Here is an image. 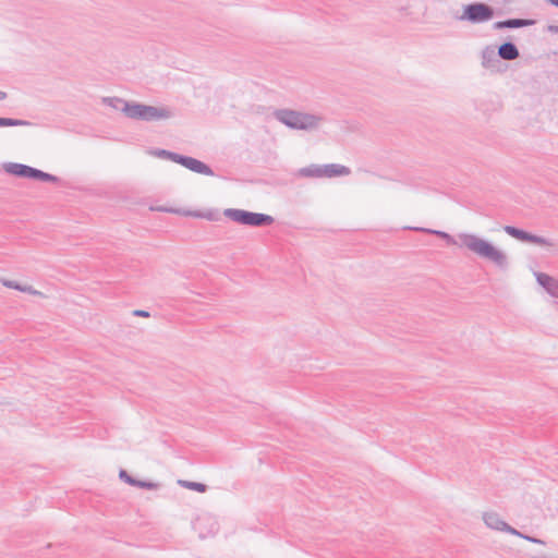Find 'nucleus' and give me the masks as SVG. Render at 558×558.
<instances>
[{
  "label": "nucleus",
  "mask_w": 558,
  "mask_h": 558,
  "mask_svg": "<svg viewBox=\"0 0 558 558\" xmlns=\"http://www.w3.org/2000/svg\"><path fill=\"white\" fill-rule=\"evenodd\" d=\"M460 246H464L481 258L487 259L500 269L508 268L507 255L492 242L471 233H460Z\"/></svg>",
  "instance_id": "obj_1"
},
{
  "label": "nucleus",
  "mask_w": 558,
  "mask_h": 558,
  "mask_svg": "<svg viewBox=\"0 0 558 558\" xmlns=\"http://www.w3.org/2000/svg\"><path fill=\"white\" fill-rule=\"evenodd\" d=\"M274 118L291 130L310 131L318 126L320 117L293 109H276Z\"/></svg>",
  "instance_id": "obj_2"
},
{
  "label": "nucleus",
  "mask_w": 558,
  "mask_h": 558,
  "mask_svg": "<svg viewBox=\"0 0 558 558\" xmlns=\"http://www.w3.org/2000/svg\"><path fill=\"white\" fill-rule=\"evenodd\" d=\"M223 216L238 225L252 228L268 227L275 222V218L268 214L240 208H227L223 211Z\"/></svg>",
  "instance_id": "obj_3"
},
{
  "label": "nucleus",
  "mask_w": 558,
  "mask_h": 558,
  "mask_svg": "<svg viewBox=\"0 0 558 558\" xmlns=\"http://www.w3.org/2000/svg\"><path fill=\"white\" fill-rule=\"evenodd\" d=\"M350 173V168L338 163H327L323 166L310 165L299 170V174L304 178H336Z\"/></svg>",
  "instance_id": "obj_4"
},
{
  "label": "nucleus",
  "mask_w": 558,
  "mask_h": 558,
  "mask_svg": "<svg viewBox=\"0 0 558 558\" xmlns=\"http://www.w3.org/2000/svg\"><path fill=\"white\" fill-rule=\"evenodd\" d=\"M494 15L495 10L492 5L485 2H472L463 7L461 20L473 24H480L490 21Z\"/></svg>",
  "instance_id": "obj_5"
},
{
  "label": "nucleus",
  "mask_w": 558,
  "mask_h": 558,
  "mask_svg": "<svg viewBox=\"0 0 558 558\" xmlns=\"http://www.w3.org/2000/svg\"><path fill=\"white\" fill-rule=\"evenodd\" d=\"M482 66L492 73H505L509 65L501 61L498 50L494 46H486L481 53Z\"/></svg>",
  "instance_id": "obj_6"
},
{
  "label": "nucleus",
  "mask_w": 558,
  "mask_h": 558,
  "mask_svg": "<svg viewBox=\"0 0 558 558\" xmlns=\"http://www.w3.org/2000/svg\"><path fill=\"white\" fill-rule=\"evenodd\" d=\"M148 105L130 100V102H125L124 107L121 108V112L129 119L135 121H144L146 120Z\"/></svg>",
  "instance_id": "obj_7"
},
{
  "label": "nucleus",
  "mask_w": 558,
  "mask_h": 558,
  "mask_svg": "<svg viewBox=\"0 0 558 558\" xmlns=\"http://www.w3.org/2000/svg\"><path fill=\"white\" fill-rule=\"evenodd\" d=\"M535 24H536V20H534V19L512 17V19H507V20L495 22L493 24V28L495 31L517 29V28L533 26Z\"/></svg>",
  "instance_id": "obj_8"
},
{
  "label": "nucleus",
  "mask_w": 558,
  "mask_h": 558,
  "mask_svg": "<svg viewBox=\"0 0 558 558\" xmlns=\"http://www.w3.org/2000/svg\"><path fill=\"white\" fill-rule=\"evenodd\" d=\"M536 282L553 298H558V280L545 272H535Z\"/></svg>",
  "instance_id": "obj_9"
},
{
  "label": "nucleus",
  "mask_w": 558,
  "mask_h": 558,
  "mask_svg": "<svg viewBox=\"0 0 558 558\" xmlns=\"http://www.w3.org/2000/svg\"><path fill=\"white\" fill-rule=\"evenodd\" d=\"M183 167L198 174L208 177L215 175V172L209 165L191 156H186Z\"/></svg>",
  "instance_id": "obj_10"
},
{
  "label": "nucleus",
  "mask_w": 558,
  "mask_h": 558,
  "mask_svg": "<svg viewBox=\"0 0 558 558\" xmlns=\"http://www.w3.org/2000/svg\"><path fill=\"white\" fill-rule=\"evenodd\" d=\"M497 50L500 59L505 61H513L520 57V51L511 37L498 46Z\"/></svg>",
  "instance_id": "obj_11"
},
{
  "label": "nucleus",
  "mask_w": 558,
  "mask_h": 558,
  "mask_svg": "<svg viewBox=\"0 0 558 558\" xmlns=\"http://www.w3.org/2000/svg\"><path fill=\"white\" fill-rule=\"evenodd\" d=\"M173 117V111L169 107H156L148 105L145 122L166 120Z\"/></svg>",
  "instance_id": "obj_12"
},
{
  "label": "nucleus",
  "mask_w": 558,
  "mask_h": 558,
  "mask_svg": "<svg viewBox=\"0 0 558 558\" xmlns=\"http://www.w3.org/2000/svg\"><path fill=\"white\" fill-rule=\"evenodd\" d=\"M28 180L38 181V182H48L53 184H59L61 182V179L54 174L45 172L40 169L34 168L29 166L28 170Z\"/></svg>",
  "instance_id": "obj_13"
},
{
  "label": "nucleus",
  "mask_w": 558,
  "mask_h": 558,
  "mask_svg": "<svg viewBox=\"0 0 558 558\" xmlns=\"http://www.w3.org/2000/svg\"><path fill=\"white\" fill-rule=\"evenodd\" d=\"M4 171L15 178L27 179L29 166L19 162L3 163Z\"/></svg>",
  "instance_id": "obj_14"
},
{
  "label": "nucleus",
  "mask_w": 558,
  "mask_h": 558,
  "mask_svg": "<svg viewBox=\"0 0 558 558\" xmlns=\"http://www.w3.org/2000/svg\"><path fill=\"white\" fill-rule=\"evenodd\" d=\"M483 520L489 529L501 532L504 530V525L506 524V521H504L496 512H485L483 514Z\"/></svg>",
  "instance_id": "obj_15"
},
{
  "label": "nucleus",
  "mask_w": 558,
  "mask_h": 558,
  "mask_svg": "<svg viewBox=\"0 0 558 558\" xmlns=\"http://www.w3.org/2000/svg\"><path fill=\"white\" fill-rule=\"evenodd\" d=\"M207 518H197L196 521L193 524V527L195 531L198 532L199 538H205L208 535H214L218 531V524L216 522L210 523V529L207 532H204L203 524L205 521H207Z\"/></svg>",
  "instance_id": "obj_16"
},
{
  "label": "nucleus",
  "mask_w": 558,
  "mask_h": 558,
  "mask_svg": "<svg viewBox=\"0 0 558 558\" xmlns=\"http://www.w3.org/2000/svg\"><path fill=\"white\" fill-rule=\"evenodd\" d=\"M504 230L508 235H510L521 242H524V243H527L530 234H531V232H529L524 229L518 228L515 226H505Z\"/></svg>",
  "instance_id": "obj_17"
},
{
  "label": "nucleus",
  "mask_w": 558,
  "mask_h": 558,
  "mask_svg": "<svg viewBox=\"0 0 558 558\" xmlns=\"http://www.w3.org/2000/svg\"><path fill=\"white\" fill-rule=\"evenodd\" d=\"M414 229L418 230V231H424V232H427V233H433V234L437 235L438 238H440L441 240H444L446 242V244H448V245H457L458 244V242L454 239V236L449 234L446 231L425 229V228H414Z\"/></svg>",
  "instance_id": "obj_18"
},
{
  "label": "nucleus",
  "mask_w": 558,
  "mask_h": 558,
  "mask_svg": "<svg viewBox=\"0 0 558 558\" xmlns=\"http://www.w3.org/2000/svg\"><path fill=\"white\" fill-rule=\"evenodd\" d=\"M33 123L28 120L0 117V128L9 126H31Z\"/></svg>",
  "instance_id": "obj_19"
},
{
  "label": "nucleus",
  "mask_w": 558,
  "mask_h": 558,
  "mask_svg": "<svg viewBox=\"0 0 558 558\" xmlns=\"http://www.w3.org/2000/svg\"><path fill=\"white\" fill-rule=\"evenodd\" d=\"M178 484L183 488H187V489H191V490H194L197 493H205V492H207V488H208L207 485L204 483L192 482V481H186V480H179Z\"/></svg>",
  "instance_id": "obj_20"
},
{
  "label": "nucleus",
  "mask_w": 558,
  "mask_h": 558,
  "mask_svg": "<svg viewBox=\"0 0 558 558\" xmlns=\"http://www.w3.org/2000/svg\"><path fill=\"white\" fill-rule=\"evenodd\" d=\"M125 102H130V100H125L123 98H120V97H104L102 98V104L108 106V107H111L116 110H119L121 111V108L124 107V104Z\"/></svg>",
  "instance_id": "obj_21"
},
{
  "label": "nucleus",
  "mask_w": 558,
  "mask_h": 558,
  "mask_svg": "<svg viewBox=\"0 0 558 558\" xmlns=\"http://www.w3.org/2000/svg\"><path fill=\"white\" fill-rule=\"evenodd\" d=\"M119 478L124 482L125 484L135 487L137 483V478L132 476L126 470L120 469L119 471Z\"/></svg>",
  "instance_id": "obj_22"
},
{
  "label": "nucleus",
  "mask_w": 558,
  "mask_h": 558,
  "mask_svg": "<svg viewBox=\"0 0 558 558\" xmlns=\"http://www.w3.org/2000/svg\"><path fill=\"white\" fill-rule=\"evenodd\" d=\"M135 487L142 488V489H147V490H154L159 487V483L148 481V480H138L137 478V483H136Z\"/></svg>",
  "instance_id": "obj_23"
},
{
  "label": "nucleus",
  "mask_w": 558,
  "mask_h": 558,
  "mask_svg": "<svg viewBox=\"0 0 558 558\" xmlns=\"http://www.w3.org/2000/svg\"><path fill=\"white\" fill-rule=\"evenodd\" d=\"M527 243H533V244L543 245V246L544 245H553V243L548 239L537 235V234H534V233L530 234Z\"/></svg>",
  "instance_id": "obj_24"
},
{
  "label": "nucleus",
  "mask_w": 558,
  "mask_h": 558,
  "mask_svg": "<svg viewBox=\"0 0 558 558\" xmlns=\"http://www.w3.org/2000/svg\"><path fill=\"white\" fill-rule=\"evenodd\" d=\"M186 156L187 155H182V154H179V153L170 150L168 160H170V161H172L174 163H178V165L183 167V163H184V161L186 159Z\"/></svg>",
  "instance_id": "obj_25"
},
{
  "label": "nucleus",
  "mask_w": 558,
  "mask_h": 558,
  "mask_svg": "<svg viewBox=\"0 0 558 558\" xmlns=\"http://www.w3.org/2000/svg\"><path fill=\"white\" fill-rule=\"evenodd\" d=\"M203 219L208 221H218L220 219V213L217 209H208L203 214Z\"/></svg>",
  "instance_id": "obj_26"
},
{
  "label": "nucleus",
  "mask_w": 558,
  "mask_h": 558,
  "mask_svg": "<svg viewBox=\"0 0 558 558\" xmlns=\"http://www.w3.org/2000/svg\"><path fill=\"white\" fill-rule=\"evenodd\" d=\"M1 282L5 288H9V289H13V290H17V291H21V289H22V283H20L19 281H15V280L1 279Z\"/></svg>",
  "instance_id": "obj_27"
},
{
  "label": "nucleus",
  "mask_w": 558,
  "mask_h": 558,
  "mask_svg": "<svg viewBox=\"0 0 558 558\" xmlns=\"http://www.w3.org/2000/svg\"><path fill=\"white\" fill-rule=\"evenodd\" d=\"M170 150L163 148H156L151 151V154L158 158L167 159L169 158Z\"/></svg>",
  "instance_id": "obj_28"
},
{
  "label": "nucleus",
  "mask_w": 558,
  "mask_h": 558,
  "mask_svg": "<svg viewBox=\"0 0 558 558\" xmlns=\"http://www.w3.org/2000/svg\"><path fill=\"white\" fill-rule=\"evenodd\" d=\"M502 532H507V533H509V534H511V535H515V536H519V537H521V538H522V536H523V533H522V532H520L519 530H517V529H514L513 526L509 525L507 522H506V524L504 525V530H502Z\"/></svg>",
  "instance_id": "obj_29"
},
{
  "label": "nucleus",
  "mask_w": 558,
  "mask_h": 558,
  "mask_svg": "<svg viewBox=\"0 0 558 558\" xmlns=\"http://www.w3.org/2000/svg\"><path fill=\"white\" fill-rule=\"evenodd\" d=\"M21 292H25V293H28L32 295H40L41 294V292L35 290L32 286H27V284H22Z\"/></svg>",
  "instance_id": "obj_30"
},
{
  "label": "nucleus",
  "mask_w": 558,
  "mask_h": 558,
  "mask_svg": "<svg viewBox=\"0 0 558 558\" xmlns=\"http://www.w3.org/2000/svg\"><path fill=\"white\" fill-rule=\"evenodd\" d=\"M132 315L135 317L148 318V317H150V312H148L146 310H134V311H132Z\"/></svg>",
  "instance_id": "obj_31"
},
{
  "label": "nucleus",
  "mask_w": 558,
  "mask_h": 558,
  "mask_svg": "<svg viewBox=\"0 0 558 558\" xmlns=\"http://www.w3.org/2000/svg\"><path fill=\"white\" fill-rule=\"evenodd\" d=\"M183 214L185 216H187V217H194V218L203 219L204 211L203 210H185Z\"/></svg>",
  "instance_id": "obj_32"
},
{
  "label": "nucleus",
  "mask_w": 558,
  "mask_h": 558,
  "mask_svg": "<svg viewBox=\"0 0 558 558\" xmlns=\"http://www.w3.org/2000/svg\"><path fill=\"white\" fill-rule=\"evenodd\" d=\"M522 538L531 542V543H534V544H545L544 541H542L541 538H537L535 536H531V535H527V534H523Z\"/></svg>",
  "instance_id": "obj_33"
},
{
  "label": "nucleus",
  "mask_w": 558,
  "mask_h": 558,
  "mask_svg": "<svg viewBox=\"0 0 558 558\" xmlns=\"http://www.w3.org/2000/svg\"><path fill=\"white\" fill-rule=\"evenodd\" d=\"M548 32L553 34H558V26L557 25H548L547 27Z\"/></svg>",
  "instance_id": "obj_34"
},
{
  "label": "nucleus",
  "mask_w": 558,
  "mask_h": 558,
  "mask_svg": "<svg viewBox=\"0 0 558 558\" xmlns=\"http://www.w3.org/2000/svg\"><path fill=\"white\" fill-rule=\"evenodd\" d=\"M545 1L554 7L558 8V0H545Z\"/></svg>",
  "instance_id": "obj_35"
},
{
  "label": "nucleus",
  "mask_w": 558,
  "mask_h": 558,
  "mask_svg": "<svg viewBox=\"0 0 558 558\" xmlns=\"http://www.w3.org/2000/svg\"><path fill=\"white\" fill-rule=\"evenodd\" d=\"M7 96V93L0 89V100H4Z\"/></svg>",
  "instance_id": "obj_36"
},
{
  "label": "nucleus",
  "mask_w": 558,
  "mask_h": 558,
  "mask_svg": "<svg viewBox=\"0 0 558 558\" xmlns=\"http://www.w3.org/2000/svg\"><path fill=\"white\" fill-rule=\"evenodd\" d=\"M160 210H162V211H169V213H177V210H173V209H167V208H160Z\"/></svg>",
  "instance_id": "obj_37"
}]
</instances>
